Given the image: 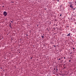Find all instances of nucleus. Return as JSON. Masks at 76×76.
Here are the masks:
<instances>
[{"mask_svg":"<svg viewBox=\"0 0 76 76\" xmlns=\"http://www.w3.org/2000/svg\"><path fill=\"white\" fill-rule=\"evenodd\" d=\"M3 15L4 16H7V13L6 11H4L3 12Z\"/></svg>","mask_w":76,"mask_h":76,"instance_id":"obj_1","label":"nucleus"},{"mask_svg":"<svg viewBox=\"0 0 76 76\" xmlns=\"http://www.w3.org/2000/svg\"><path fill=\"white\" fill-rule=\"evenodd\" d=\"M69 4H72V2H68Z\"/></svg>","mask_w":76,"mask_h":76,"instance_id":"obj_2","label":"nucleus"},{"mask_svg":"<svg viewBox=\"0 0 76 76\" xmlns=\"http://www.w3.org/2000/svg\"><path fill=\"white\" fill-rule=\"evenodd\" d=\"M70 33H69V34H67V36H68V37H69V36H70Z\"/></svg>","mask_w":76,"mask_h":76,"instance_id":"obj_3","label":"nucleus"},{"mask_svg":"<svg viewBox=\"0 0 76 76\" xmlns=\"http://www.w3.org/2000/svg\"><path fill=\"white\" fill-rule=\"evenodd\" d=\"M73 7V6H72V5H70V7H71V8H72Z\"/></svg>","mask_w":76,"mask_h":76,"instance_id":"obj_4","label":"nucleus"},{"mask_svg":"<svg viewBox=\"0 0 76 76\" xmlns=\"http://www.w3.org/2000/svg\"><path fill=\"white\" fill-rule=\"evenodd\" d=\"M72 8L73 9H74V10H75V8H74L73 7H72Z\"/></svg>","mask_w":76,"mask_h":76,"instance_id":"obj_5","label":"nucleus"},{"mask_svg":"<svg viewBox=\"0 0 76 76\" xmlns=\"http://www.w3.org/2000/svg\"><path fill=\"white\" fill-rule=\"evenodd\" d=\"M42 38H44V36H42Z\"/></svg>","mask_w":76,"mask_h":76,"instance_id":"obj_6","label":"nucleus"},{"mask_svg":"<svg viewBox=\"0 0 76 76\" xmlns=\"http://www.w3.org/2000/svg\"><path fill=\"white\" fill-rule=\"evenodd\" d=\"M56 70H57V71H56V72H57V70H58V69L57 68L56 69Z\"/></svg>","mask_w":76,"mask_h":76,"instance_id":"obj_7","label":"nucleus"},{"mask_svg":"<svg viewBox=\"0 0 76 76\" xmlns=\"http://www.w3.org/2000/svg\"><path fill=\"white\" fill-rule=\"evenodd\" d=\"M57 1H58V2H59V0H57Z\"/></svg>","mask_w":76,"mask_h":76,"instance_id":"obj_8","label":"nucleus"},{"mask_svg":"<svg viewBox=\"0 0 76 76\" xmlns=\"http://www.w3.org/2000/svg\"><path fill=\"white\" fill-rule=\"evenodd\" d=\"M11 3H14V2L11 1Z\"/></svg>","mask_w":76,"mask_h":76,"instance_id":"obj_9","label":"nucleus"},{"mask_svg":"<svg viewBox=\"0 0 76 76\" xmlns=\"http://www.w3.org/2000/svg\"><path fill=\"white\" fill-rule=\"evenodd\" d=\"M60 59H60V58H59V59H58V60H60Z\"/></svg>","mask_w":76,"mask_h":76,"instance_id":"obj_10","label":"nucleus"},{"mask_svg":"<svg viewBox=\"0 0 76 76\" xmlns=\"http://www.w3.org/2000/svg\"><path fill=\"white\" fill-rule=\"evenodd\" d=\"M60 16H61V14L60 15Z\"/></svg>","mask_w":76,"mask_h":76,"instance_id":"obj_11","label":"nucleus"},{"mask_svg":"<svg viewBox=\"0 0 76 76\" xmlns=\"http://www.w3.org/2000/svg\"><path fill=\"white\" fill-rule=\"evenodd\" d=\"M11 22H12V23L13 22V21H11Z\"/></svg>","mask_w":76,"mask_h":76,"instance_id":"obj_12","label":"nucleus"},{"mask_svg":"<svg viewBox=\"0 0 76 76\" xmlns=\"http://www.w3.org/2000/svg\"><path fill=\"white\" fill-rule=\"evenodd\" d=\"M10 27L11 28V26H10Z\"/></svg>","mask_w":76,"mask_h":76,"instance_id":"obj_13","label":"nucleus"},{"mask_svg":"<svg viewBox=\"0 0 76 76\" xmlns=\"http://www.w3.org/2000/svg\"><path fill=\"white\" fill-rule=\"evenodd\" d=\"M73 49H75V48H73Z\"/></svg>","mask_w":76,"mask_h":76,"instance_id":"obj_14","label":"nucleus"},{"mask_svg":"<svg viewBox=\"0 0 76 76\" xmlns=\"http://www.w3.org/2000/svg\"><path fill=\"white\" fill-rule=\"evenodd\" d=\"M54 47H56V46L55 45H54Z\"/></svg>","mask_w":76,"mask_h":76,"instance_id":"obj_15","label":"nucleus"},{"mask_svg":"<svg viewBox=\"0 0 76 76\" xmlns=\"http://www.w3.org/2000/svg\"><path fill=\"white\" fill-rule=\"evenodd\" d=\"M75 3H76V1L75 2Z\"/></svg>","mask_w":76,"mask_h":76,"instance_id":"obj_16","label":"nucleus"},{"mask_svg":"<svg viewBox=\"0 0 76 76\" xmlns=\"http://www.w3.org/2000/svg\"><path fill=\"white\" fill-rule=\"evenodd\" d=\"M64 59H65V57H64Z\"/></svg>","mask_w":76,"mask_h":76,"instance_id":"obj_17","label":"nucleus"},{"mask_svg":"<svg viewBox=\"0 0 76 76\" xmlns=\"http://www.w3.org/2000/svg\"><path fill=\"white\" fill-rule=\"evenodd\" d=\"M69 62H70V60H69Z\"/></svg>","mask_w":76,"mask_h":76,"instance_id":"obj_18","label":"nucleus"},{"mask_svg":"<svg viewBox=\"0 0 76 76\" xmlns=\"http://www.w3.org/2000/svg\"><path fill=\"white\" fill-rule=\"evenodd\" d=\"M56 69H54V70H55Z\"/></svg>","mask_w":76,"mask_h":76,"instance_id":"obj_19","label":"nucleus"},{"mask_svg":"<svg viewBox=\"0 0 76 76\" xmlns=\"http://www.w3.org/2000/svg\"><path fill=\"white\" fill-rule=\"evenodd\" d=\"M27 36H28V34H27Z\"/></svg>","mask_w":76,"mask_h":76,"instance_id":"obj_20","label":"nucleus"},{"mask_svg":"<svg viewBox=\"0 0 76 76\" xmlns=\"http://www.w3.org/2000/svg\"><path fill=\"white\" fill-rule=\"evenodd\" d=\"M64 68H66V67H64Z\"/></svg>","mask_w":76,"mask_h":76,"instance_id":"obj_21","label":"nucleus"},{"mask_svg":"<svg viewBox=\"0 0 76 76\" xmlns=\"http://www.w3.org/2000/svg\"><path fill=\"white\" fill-rule=\"evenodd\" d=\"M3 7H4V6H3Z\"/></svg>","mask_w":76,"mask_h":76,"instance_id":"obj_22","label":"nucleus"},{"mask_svg":"<svg viewBox=\"0 0 76 76\" xmlns=\"http://www.w3.org/2000/svg\"><path fill=\"white\" fill-rule=\"evenodd\" d=\"M1 69H2V68H1Z\"/></svg>","mask_w":76,"mask_h":76,"instance_id":"obj_23","label":"nucleus"},{"mask_svg":"<svg viewBox=\"0 0 76 76\" xmlns=\"http://www.w3.org/2000/svg\"><path fill=\"white\" fill-rule=\"evenodd\" d=\"M45 10H46V9H45Z\"/></svg>","mask_w":76,"mask_h":76,"instance_id":"obj_24","label":"nucleus"}]
</instances>
